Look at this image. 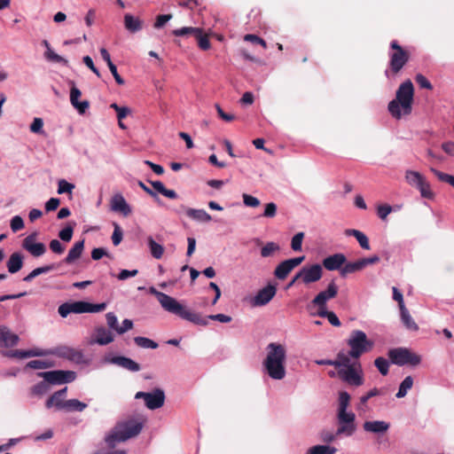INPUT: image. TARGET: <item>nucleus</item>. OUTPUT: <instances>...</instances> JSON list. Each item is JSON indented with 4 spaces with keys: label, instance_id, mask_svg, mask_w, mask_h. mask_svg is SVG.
Masks as SVG:
<instances>
[{
    "label": "nucleus",
    "instance_id": "nucleus-1",
    "mask_svg": "<svg viewBox=\"0 0 454 454\" xmlns=\"http://www.w3.org/2000/svg\"><path fill=\"white\" fill-rule=\"evenodd\" d=\"M286 359L287 350L285 345L278 342L269 343L262 363V372L271 380H284L286 376Z\"/></svg>",
    "mask_w": 454,
    "mask_h": 454
},
{
    "label": "nucleus",
    "instance_id": "nucleus-2",
    "mask_svg": "<svg viewBox=\"0 0 454 454\" xmlns=\"http://www.w3.org/2000/svg\"><path fill=\"white\" fill-rule=\"evenodd\" d=\"M149 291L152 294L156 296L158 301L165 311L174 314L194 325L201 326L207 325V319L203 318L200 313L190 310L174 297L158 291L153 286L150 287Z\"/></svg>",
    "mask_w": 454,
    "mask_h": 454
},
{
    "label": "nucleus",
    "instance_id": "nucleus-3",
    "mask_svg": "<svg viewBox=\"0 0 454 454\" xmlns=\"http://www.w3.org/2000/svg\"><path fill=\"white\" fill-rule=\"evenodd\" d=\"M145 426V419L142 417H130L119 421L112 429L105 441L109 448L115 447L117 442H126L129 439L137 436Z\"/></svg>",
    "mask_w": 454,
    "mask_h": 454
},
{
    "label": "nucleus",
    "instance_id": "nucleus-4",
    "mask_svg": "<svg viewBox=\"0 0 454 454\" xmlns=\"http://www.w3.org/2000/svg\"><path fill=\"white\" fill-rule=\"evenodd\" d=\"M414 87L410 80L403 82L396 90L395 98L388 103L387 109L396 120L409 115L412 111Z\"/></svg>",
    "mask_w": 454,
    "mask_h": 454
},
{
    "label": "nucleus",
    "instance_id": "nucleus-5",
    "mask_svg": "<svg viewBox=\"0 0 454 454\" xmlns=\"http://www.w3.org/2000/svg\"><path fill=\"white\" fill-rule=\"evenodd\" d=\"M346 356L343 365L338 366V377L352 387H360L364 383V371L358 360L351 361Z\"/></svg>",
    "mask_w": 454,
    "mask_h": 454
},
{
    "label": "nucleus",
    "instance_id": "nucleus-6",
    "mask_svg": "<svg viewBox=\"0 0 454 454\" xmlns=\"http://www.w3.org/2000/svg\"><path fill=\"white\" fill-rule=\"evenodd\" d=\"M347 344L349 350L345 351V355L355 360H358L363 354L371 351L374 346V342L369 340L366 333L361 330L352 331L347 340Z\"/></svg>",
    "mask_w": 454,
    "mask_h": 454
},
{
    "label": "nucleus",
    "instance_id": "nucleus-7",
    "mask_svg": "<svg viewBox=\"0 0 454 454\" xmlns=\"http://www.w3.org/2000/svg\"><path fill=\"white\" fill-rule=\"evenodd\" d=\"M106 302L90 303L88 301H78L61 304L58 309V312L62 317H67L71 313L82 314L101 312L106 309Z\"/></svg>",
    "mask_w": 454,
    "mask_h": 454
},
{
    "label": "nucleus",
    "instance_id": "nucleus-8",
    "mask_svg": "<svg viewBox=\"0 0 454 454\" xmlns=\"http://www.w3.org/2000/svg\"><path fill=\"white\" fill-rule=\"evenodd\" d=\"M390 48L394 51L389 53V70L385 71L387 77H390V74H396L409 60L408 52L403 50L397 43V41H392L390 43Z\"/></svg>",
    "mask_w": 454,
    "mask_h": 454
},
{
    "label": "nucleus",
    "instance_id": "nucleus-9",
    "mask_svg": "<svg viewBox=\"0 0 454 454\" xmlns=\"http://www.w3.org/2000/svg\"><path fill=\"white\" fill-rule=\"evenodd\" d=\"M388 357L392 364L398 366L406 364L417 366L421 363V356L406 348H395L388 350Z\"/></svg>",
    "mask_w": 454,
    "mask_h": 454
},
{
    "label": "nucleus",
    "instance_id": "nucleus-10",
    "mask_svg": "<svg viewBox=\"0 0 454 454\" xmlns=\"http://www.w3.org/2000/svg\"><path fill=\"white\" fill-rule=\"evenodd\" d=\"M405 180L412 187L418 189L421 197L425 199H433L434 194L431 190L430 184L426 177L418 171L406 170Z\"/></svg>",
    "mask_w": 454,
    "mask_h": 454
},
{
    "label": "nucleus",
    "instance_id": "nucleus-11",
    "mask_svg": "<svg viewBox=\"0 0 454 454\" xmlns=\"http://www.w3.org/2000/svg\"><path fill=\"white\" fill-rule=\"evenodd\" d=\"M50 385H61L73 382L76 379V372L74 371L55 370L37 373Z\"/></svg>",
    "mask_w": 454,
    "mask_h": 454
},
{
    "label": "nucleus",
    "instance_id": "nucleus-12",
    "mask_svg": "<svg viewBox=\"0 0 454 454\" xmlns=\"http://www.w3.org/2000/svg\"><path fill=\"white\" fill-rule=\"evenodd\" d=\"M136 399H143L145 406L150 410H156L163 406L165 393L160 388H155L153 392H137Z\"/></svg>",
    "mask_w": 454,
    "mask_h": 454
},
{
    "label": "nucleus",
    "instance_id": "nucleus-13",
    "mask_svg": "<svg viewBox=\"0 0 454 454\" xmlns=\"http://www.w3.org/2000/svg\"><path fill=\"white\" fill-rule=\"evenodd\" d=\"M337 419L339 427L336 431L337 435L344 434L351 436L356 427L355 424L356 415L354 412H337Z\"/></svg>",
    "mask_w": 454,
    "mask_h": 454
},
{
    "label": "nucleus",
    "instance_id": "nucleus-14",
    "mask_svg": "<svg viewBox=\"0 0 454 454\" xmlns=\"http://www.w3.org/2000/svg\"><path fill=\"white\" fill-rule=\"evenodd\" d=\"M43 351L46 352V356H57L76 364L81 363L83 358V354L82 351L76 350L67 346H59L51 349H43Z\"/></svg>",
    "mask_w": 454,
    "mask_h": 454
},
{
    "label": "nucleus",
    "instance_id": "nucleus-15",
    "mask_svg": "<svg viewBox=\"0 0 454 454\" xmlns=\"http://www.w3.org/2000/svg\"><path fill=\"white\" fill-rule=\"evenodd\" d=\"M103 362L105 364L118 365L133 372H139L141 369L138 363L124 356H113L112 354H107L104 356Z\"/></svg>",
    "mask_w": 454,
    "mask_h": 454
},
{
    "label": "nucleus",
    "instance_id": "nucleus-16",
    "mask_svg": "<svg viewBox=\"0 0 454 454\" xmlns=\"http://www.w3.org/2000/svg\"><path fill=\"white\" fill-rule=\"evenodd\" d=\"M323 276L322 265L315 263L309 266H304L298 271V277L305 285L315 283L321 279Z\"/></svg>",
    "mask_w": 454,
    "mask_h": 454
},
{
    "label": "nucleus",
    "instance_id": "nucleus-17",
    "mask_svg": "<svg viewBox=\"0 0 454 454\" xmlns=\"http://www.w3.org/2000/svg\"><path fill=\"white\" fill-rule=\"evenodd\" d=\"M37 236L38 233L35 231L22 240V247L34 257H40L46 252V246L42 242H36Z\"/></svg>",
    "mask_w": 454,
    "mask_h": 454
},
{
    "label": "nucleus",
    "instance_id": "nucleus-18",
    "mask_svg": "<svg viewBox=\"0 0 454 454\" xmlns=\"http://www.w3.org/2000/svg\"><path fill=\"white\" fill-rule=\"evenodd\" d=\"M182 212H184L190 219L200 223H207L212 221L211 215L204 209L191 208L182 205L179 209L176 210V213L181 214Z\"/></svg>",
    "mask_w": 454,
    "mask_h": 454
},
{
    "label": "nucleus",
    "instance_id": "nucleus-19",
    "mask_svg": "<svg viewBox=\"0 0 454 454\" xmlns=\"http://www.w3.org/2000/svg\"><path fill=\"white\" fill-rule=\"evenodd\" d=\"M67 394V387L54 392L45 402L47 409L54 408L56 411H64L66 405V396Z\"/></svg>",
    "mask_w": 454,
    "mask_h": 454
},
{
    "label": "nucleus",
    "instance_id": "nucleus-20",
    "mask_svg": "<svg viewBox=\"0 0 454 454\" xmlns=\"http://www.w3.org/2000/svg\"><path fill=\"white\" fill-rule=\"evenodd\" d=\"M110 208L114 212L121 213L123 216L131 214L132 209L121 193H115L110 200Z\"/></svg>",
    "mask_w": 454,
    "mask_h": 454
},
{
    "label": "nucleus",
    "instance_id": "nucleus-21",
    "mask_svg": "<svg viewBox=\"0 0 454 454\" xmlns=\"http://www.w3.org/2000/svg\"><path fill=\"white\" fill-rule=\"evenodd\" d=\"M277 288L273 285H268L260 289L256 295L254 297L253 304L254 306H264L268 304L275 296Z\"/></svg>",
    "mask_w": 454,
    "mask_h": 454
},
{
    "label": "nucleus",
    "instance_id": "nucleus-22",
    "mask_svg": "<svg viewBox=\"0 0 454 454\" xmlns=\"http://www.w3.org/2000/svg\"><path fill=\"white\" fill-rule=\"evenodd\" d=\"M364 432L382 435L390 428V423L385 420H367L363 424Z\"/></svg>",
    "mask_w": 454,
    "mask_h": 454
},
{
    "label": "nucleus",
    "instance_id": "nucleus-23",
    "mask_svg": "<svg viewBox=\"0 0 454 454\" xmlns=\"http://www.w3.org/2000/svg\"><path fill=\"white\" fill-rule=\"evenodd\" d=\"M346 262H347V258L344 254L336 253V254H333L332 255L325 257L322 262V265L327 270H330V271L338 270H340Z\"/></svg>",
    "mask_w": 454,
    "mask_h": 454
},
{
    "label": "nucleus",
    "instance_id": "nucleus-24",
    "mask_svg": "<svg viewBox=\"0 0 454 454\" xmlns=\"http://www.w3.org/2000/svg\"><path fill=\"white\" fill-rule=\"evenodd\" d=\"M338 294V286L336 284L332 281L327 286V288L325 291L320 292L318 294L315 296L312 300L311 303L313 305H325L327 301L334 298Z\"/></svg>",
    "mask_w": 454,
    "mask_h": 454
},
{
    "label": "nucleus",
    "instance_id": "nucleus-25",
    "mask_svg": "<svg viewBox=\"0 0 454 454\" xmlns=\"http://www.w3.org/2000/svg\"><path fill=\"white\" fill-rule=\"evenodd\" d=\"M114 340L113 333L104 326H98L95 329L92 343H97L100 346H106Z\"/></svg>",
    "mask_w": 454,
    "mask_h": 454
},
{
    "label": "nucleus",
    "instance_id": "nucleus-26",
    "mask_svg": "<svg viewBox=\"0 0 454 454\" xmlns=\"http://www.w3.org/2000/svg\"><path fill=\"white\" fill-rule=\"evenodd\" d=\"M81 95V90L73 85L70 90V102L71 105L78 111V113L82 114L89 108L90 103L88 100L80 101L79 98Z\"/></svg>",
    "mask_w": 454,
    "mask_h": 454
},
{
    "label": "nucleus",
    "instance_id": "nucleus-27",
    "mask_svg": "<svg viewBox=\"0 0 454 454\" xmlns=\"http://www.w3.org/2000/svg\"><path fill=\"white\" fill-rule=\"evenodd\" d=\"M6 356L9 357H16L22 359L33 356H45L46 352H44L43 348H33L28 350H11L6 353Z\"/></svg>",
    "mask_w": 454,
    "mask_h": 454
},
{
    "label": "nucleus",
    "instance_id": "nucleus-28",
    "mask_svg": "<svg viewBox=\"0 0 454 454\" xmlns=\"http://www.w3.org/2000/svg\"><path fill=\"white\" fill-rule=\"evenodd\" d=\"M23 260L24 257L20 253H12L6 262L8 271L12 274H14L20 270L23 266Z\"/></svg>",
    "mask_w": 454,
    "mask_h": 454
},
{
    "label": "nucleus",
    "instance_id": "nucleus-29",
    "mask_svg": "<svg viewBox=\"0 0 454 454\" xmlns=\"http://www.w3.org/2000/svg\"><path fill=\"white\" fill-rule=\"evenodd\" d=\"M124 27L129 32L137 33L142 29L143 21L132 14L126 13L124 15Z\"/></svg>",
    "mask_w": 454,
    "mask_h": 454
},
{
    "label": "nucleus",
    "instance_id": "nucleus-30",
    "mask_svg": "<svg viewBox=\"0 0 454 454\" xmlns=\"http://www.w3.org/2000/svg\"><path fill=\"white\" fill-rule=\"evenodd\" d=\"M84 248V240H80L74 243L73 247L69 250L67 257L64 259V262L71 264L75 260L79 259L82 254Z\"/></svg>",
    "mask_w": 454,
    "mask_h": 454
},
{
    "label": "nucleus",
    "instance_id": "nucleus-31",
    "mask_svg": "<svg viewBox=\"0 0 454 454\" xmlns=\"http://www.w3.org/2000/svg\"><path fill=\"white\" fill-rule=\"evenodd\" d=\"M345 235L355 237L363 249L369 250L371 248L368 237L361 231L347 229L345 230Z\"/></svg>",
    "mask_w": 454,
    "mask_h": 454
},
{
    "label": "nucleus",
    "instance_id": "nucleus-32",
    "mask_svg": "<svg viewBox=\"0 0 454 454\" xmlns=\"http://www.w3.org/2000/svg\"><path fill=\"white\" fill-rule=\"evenodd\" d=\"M294 269V266L287 259L278 264V266L275 268L274 275L277 278L283 280Z\"/></svg>",
    "mask_w": 454,
    "mask_h": 454
},
{
    "label": "nucleus",
    "instance_id": "nucleus-33",
    "mask_svg": "<svg viewBox=\"0 0 454 454\" xmlns=\"http://www.w3.org/2000/svg\"><path fill=\"white\" fill-rule=\"evenodd\" d=\"M345 351L341 350L336 355V358L332 359H319L316 360L315 363L318 365H332L338 369V366L343 365L345 361Z\"/></svg>",
    "mask_w": 454,
    "mask_h": 454
},
{
    "label": "nucleus",
    "instance_id": "nucleus-34",
    "mask_svg": "<svg viewBox=\"0 0 454 454\" xmlns=\"http://www.w3.org/2000/svg\"><path fill=\"white\" fill-rule=\"evenodd\" d=\"M5 332L6 333L3 334L0 346L4 348H11L17 345L20 340L19 336L12 333L7 326H5Z\"/></svg>",
    "mask_w": 454,
    "mask_h": 454
},
{
    "label": "nucleus",
    "instance_id": "nucleus-35",
    "mask_svg": "<svg viewBox=\"0 0 454 454\" xmlns=\"http://www.w3.org/2000/svg\"><path fill=\"white\" fill-rule=\"evenodd\" d=\"M401 321L404 326L411 331H417L419 329L418 325L415 323L411 316L410 315L406 307L400 309Z\"/></svg>",
    "mask_w": 454,
    "mask_h": 454
},
{
    "label": "nucleus",
    "instance_id": "nucleus-36",
    "mask_svg": "<svg viewBox=\"0 0 454 454\" xmlns=\"http://www.w3.org/2000/svg\"><path fill=\"white\" fill-rule=\"evenodd\" d=\"M56 269V265L54 263H51V264H48V265H44V266H42V267H38V268H35L28 275H27L23 280L25 282H30L32 281L35 278H36L37 276L41 275V274H45V273H48L53 270Z\"/></svg>",
    "mask_w": 454,
    "mask_h": 454
},
{
    "label": "nucleus",
    "instance_id": "nucleus-37",
    "mask_svg": "<svg viewBox=\"0 0 454 454\" xmlns=\"http://www.w3.org/2000/svg\"><path fill=\"white\" fill-rule=\"evenodd\" d=\"M87 403L79 401L78 399H68L66 401V405L64 408V411L66 412H73L79 411L82 412L87 408Z\"/></svg>",
    "mask_w": 454,
    "mask_h": 454
},
{
    "label": "nucleus",
    "instance_id": "nucleus-38",
    "mask_svg": "<svg viewBox=\"0 0 454 454\" xmlns=\"http://www.w3.org/2000/svg\"><path fill=\"white\" fill-rule=\"evenodd\" d=\"M364 269L361 260L352 262H345L340 270V276L345 278L347 275L362 270Z\"/></svg>",
    "mask_w": 454,
    "mask_h": 454
},
{
    "label": "nucleus",
    "instance_id": "nucleus-39",
    "mask_svg": "<svg viewBox=\"0 0 454 454\" xmlns=\"http://www.w3.org/2000/svg\"><path fill=\"white\" fill-rule=\"evenodd\" d=\"M147 244L152 256L155 259H160L164 253V247L157 243L151 236L147 238Z\"/></svg>",
    "mask_w": 454,
    "mask_h": 454
},
{
    "label": "nucleus",
    "instance_id": "nucleus-40",
    "mask_svg": "<svg viewBox=\"0 0 454 454\" xmlns=\"http://www.w3.org/2000/svg\"><path fill=\"white\" fill-rule=\"evenodd\" d=\"M413 386V378L411 376H407L403 379V380L400 383L398 391L395 395L397 398L404 397L408 391L411 389Z\"/></svg>",
    "mask_w": 454,
    "mask_h": 454
},
{
    "label": "nucleus",
    "instance_id": "nucleus-41",
    "mask_svg": "<svg viewBox=\"0 0 454 454\" xmlns=\"http://www.w3.org/2000/svg\"><path fill=\"white\" fill-rule=\"evenodd\" d=\"M49 390L50 384L43 380V381L36 383L30 388V395L33 396H43L45 394H47Z\"/></svg>",
    "mask_w": 454,
    "mask_h": 454
},
{
    "label": "nucleus",
    "instance_id": "nucleus-42",
    "mask_svg": "<svg viewBox=\"0 0 454 454\" xmlns=\"http://www.w3.org/2000/svg\"><path fill=\"white\" fill-rule=\"evenodd\" d=\"M280 250V247L276 242L270 241L267 242L261 249V256L263 258L270 257L275 254V253Z\"/></svg>",
    "mask_w": 454,
    "mask_h": 454
},
{
    "label": "nucleus",
    "instance_id": "nucleus-43",
    "mask_svg": "<svg viewBox=\"0 0 454 454\" xmlns=\"http://www.w3.org/2000/svg\"><path fill=\"white\" fill-rule=\"evenodd\" d=\"M350 402V395L346 391H341L339 393L338 399V412H348V407Z\"/></svg>",
    "mask_w": 454,
    "mask_h": 454
},
{
    "label": "nucleus",
    "instance_id": "nucleus-44",
    "mask_svg": "<svg viewBox=\"0 0 454 454\" xmlns=\"http://www.w3.org/2000/svg\"><path fill=\"white\" fill-rule=\"evenodd\" d=\"M201 32V28L200 27H183L181 28H176L172 31V34L176 36H185L192 35L196 36Z\"/></svg>",
    "mask_w": 454,
    "mask_h": 454
},
{
    "label": "nucleus",
    "instance_id": "nucleus-45",
    "mask_svg": "<svg viewBox=\"0 0 454 454\" xmlns=\"http://www.w3.org/2000/svg\"><path fill=\"white\" fill-rule=\"evenodd\" d=\"M336 449L328 445H316L309 448L306 454H334Z\"/></svg>",
    "mask_w": 454,
    "mask_h": 454
},
{
    "label": "nucleus",
    "instance_id": "nucleus-46",
    "mask_svg": "<svg viewBox=\"0 0 454 454\" xmlns=\"http://www.w3.org/2000/svg\"><path fill=\"white\" fill-rule=\"evenodd\" d=\"M134 342L142 348H152L155 349L158 348V343L154 340L142 336H137L134 338Z\"/></svg>",
    "mask_w": 454,
    "mask_h": 454
},
{
    "label": "nucleus",
    "instance_id": "nucleus-47",
    "mask_svg": "<svg viewBox=\"0 0 454 454\" xmlns=\"http://www.w3.org/2000/svg\"><path fill=\"white\" fill-rule=\"evenodd\" d=\"M430 171L442 182L447 183L454 187V176L443 173L434 168H431Z\"/></svg>",
    "mask_w": 454,
    "mask_h": 454
},
{
    "label": "nucleus",
    "instance_id": "nucleus-48",
    "mask_svg": "<svg viewBox=\"0 0 454 454\" xmlns=\"http://www.w3.org/2000/svg\"><path fill=\"white\" fill-rule=\"evenodd\" d=\"M374 365L383 376H386L388 373L389 362L386 358L382 356L377 357L374 360Z\"/></svg>",
    "mask_w": 454,
    "mask_h": 454
},
{
    "label": "nucleus",
    "instance_id": "nucleus-49",
    "mask_svg": "<svg viewBox=\"0 0 454 454\" xmlns=\"http://www.w3.org/2000/svg\"><path fill=\"white\" fill-rule=\"evenodd\" d=\"M304 239V232H297L291 240V247L295 252H300L302 249V241Z\"/></svg>",
    "mask_w": 454,
    "mask_h": 454
},
{
    "label": "nucleus",
    "instance_id": "nucleus-50",
    "mask_svg": "<svg viewBox=\"0 0 454 454\" xmlns=\"http://www.w3.org/2000/svg\"><path fill=\"white\" fill-rule=\"evenodd\" d=\"M44 57L47 60H50V61H53V62H56V63H63L65 65L67 64V60L65 59L63 57H61L60 55L57 54L56 52H54L52 51V49H48L45 52H44Z\"/></svg>",
    "mask_w": 454,
    "mask_h": 454
},
{
    "label": "nucleus",
    "instance_id": "nucleus-51",
    "mask_svg": "<svg viewBox=\"0 0 454 454\" xmlns=\"http://www.w3.org/2000/svg\"><path fill=\"white\" fill-rule=\"evenodd\" d=\"M53 366V364L48 361L43 360H32L27 364V367L35 370L46 369Z\"/></svg>",
    "mask_w": 454,
    "mask_h": 454
},
{
    "label": "nucleus",
    "instance_id": "nucleus-52",
    "mask_svg": "<svg viewBox=\"0 0 454 454\" xmlns=\"http://www.w3.org/2000/svg\"><path fill=\"white\" fill-rule=\"evenodd\" d=\"M74 189V185L71 183H68L67 181L61 179L59 181L58 185V193L63 194V193H71L72 191Z\"/></svg>",
    "mask_w": 454,
    "mask_h": 454
},
{
    "label": "nucleus",
    "instance_id": "nucleus-53",
    "mask_svg": "<svg viewBox=\"0 0 454 454\" xmlns=\"http://www.w3.org/2000/svg\"><path fill=\"white\" fill-rule=\"evenodd\" d=\"M106 319L109 329L117 333L119 324L116 315L114 312H108L106 314Z\"/></svg>",
    "mask_w": 454,
    "mask_h": 454
},
{
    "label": "nucleus",
    "instance_id": "nucleus-54",
    "mask_svg": "<svg viewBox=\"0 0 454 454\" xmlns=\"http://www.w3.org/2000/svg\"><path fill=\"white\" fill-rule=\"evenodd\" d=\"M393 211V207L387 204L379 205L377 207V215L381 220H386L387 215Z\"/></svg>",
    "mask_w": 454,
    "mask_h": 454
},
{
    "label": "nucleus",
    "instance_id": "nucleus-55",
    "mask_svg": "<svg viewBox=\"0 0 454 454\" xmlns=\"http://www.w3.org/2000/svg\"><path fill=\"white\" fill-rule=\"evenodd\" d=\"M43 121L42 118L35 117L30 124V131L35 134L43 133Z\"/></svg>",
    "mask_w": 454,
    "mask_h": 454
},
{
    "label": "nucleus",
    "instance_id": "nucleus-56",
    "mask_svg": "<svg viewBox=\"0 0 454 454\" xmlns=\"http://www.w3.org/2000/svg\"><path fill=\"white\" fill-rule=\"evenodd\" d=\"M196 39L198 41L199 47L201 50L207 51L211 47V43L207 35H203V30L199 35H196Z\"/></svg>",
    "mask_w": 454,
    "mask_h": 454
},
{
    "label": "nucleus",
    "instance_id": "nucleus-57",
    "mask_svg": "<svg viewBox=\"0 0 454 454\" xmlns=\"http://www.w3.org/2000/svg\"><path fill=\"white\" fill-rule=\"evenodd\" d=\"M11 229L13 232H17L24 228V221L21 216L15 215L11 219Z\"/></svg>",
    "mask_w": 454,
    "mask_h": 454
},
{
    "label": "nucleus",
    "instance_id": "nucleus-58",
    "mask_svg": "<svg viewBox=\"0 0 454 454\" xmlns=\"http://www.w3.org/2000/svg\"><path fill=\"white\" fill-rule=\"evenodd\" d=\"M114 229L112 235V241L114 246H118L122 240L123 233L119 224L114 223Z\"/></svg>",
    "mask_w": 454,
    "mask_h": 454
},
{
    "label": "nucleus",
    "instance_id": "nucleus-59",
    "mask_svg": "<svg viewBox=\"0 0 454 454\" xmlns=\"http://www.w3.org/2000/svg\"><path fill=\"white\" fill-rule=\"evenodd\" d=\"M74 228L70 225L65 227L59 232V237L65 242H69L72 239Z\"/></svg>",
    "mask_w": 454,
    "mask_h": 454
},
{
    "label": "nucleus",
    "instance_id": "nucleus-60",
    "mask_svg": "<svg viewBox=\"0 0 454 454\" xmlns=\"http://www.w3.org/2000/svg\"><path fill=\"white\" fill-rule=\"evenodd\" d=\"M242 198L243 202L247 207H256L260 205V200L252 195L244 193Z\"/></svg>",
    "mask_w": 454,
    "mask_h": 454
},
{
    "label": "nucleus",
    "instance_id": "nucleus-61",
    "mask_svg": "<svg viewBox=\"0 0 454 454\" xmlns=\"http://www.w3.org/2000/svg\"><path fill=\"white\" fill-rule=\"evenodd\" d=\"M50 249L57 254H61L65 251V247L61 244V242L58 239H52L49 244Z\"/></svg>",
    "mask_w": 454,
    "mask_h": 454
},
{
    "label": "nucleus",
    "instance_id": "nucleus-62",
    "mask_svg": "<svg viewBox=\"0 0 454 454\" xmlns=\"http://www.w3.org/2000/svg\"><path fill=\"white\" fill-rule=\"evenodd\" d=\"M380 394V390L376 387L371 389L368 391L365 395H362L359 399L361 405H366L369 399L372 397H374L376 395H379Z\"/></svg>",
    "mask_w": 454,
    "mask_h": 454
},
{
    "label": "nucleus",
    "instance_id": "nucleus-63",
    "mask_svg": "<svg viewBox=\"0 0 454 454\" xmlns=\"http://www.w3.org/2000/svg\"><path fill=\"white\" fill-rule=\"evenodd\" d=\"M172 19L171 14L159 15L156 18L154 27L159 29L164 27V25Z\"/></svg>",
    "mask_w": 454,
    "mask_h": 454
},
{
    "label": "nucleus",
    "instance_id": "nucleus-64",
    "mask_svg": "<svg viewBox=\"0 0 454 454\" xmlns=\"http://www.w3.org/2000/svg\"><path fill=\"white\" fill-rule=\"evenodd\" d=\"M277 214V205L273 202L267 203L265 205V209L263 212V216L265 217H274Z\"/></svg>",
    "mask_w": 454,
    "mask_h": 454
}]
</instances>
